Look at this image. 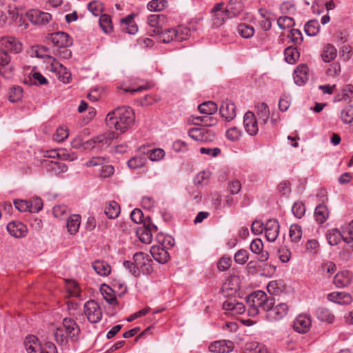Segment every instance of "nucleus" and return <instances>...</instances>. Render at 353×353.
<instances>
[{"label": "nucleus", "mask_w": 353, "mask_h": 353, "mask_svg": "<svg viewBox=\"0 0 353 353\" xmlns=\"http://www.w3.org/2000/svg\"><path fill=\"white\" fill-rule=\"evenodd\" d=\"M29 78L31 82L35 85H44L48 83L47 79L39 72H31Z\"/></svg>", "instance_id": "69168bd1"}, {"label": "nucleus", "mask_w": 353, "mask_h": 353, "mask_svg": "<svg viewBox=\"0 0 353 353\" xmlns=\"http://www.w3.org/2000/svg\"><path fill=\"white\" fill-rule=\"evenodd\" d=\"M27 353H58L56 345L50 341H41L34 335H28L23 342Z\"/></svg>", "instance_id": "7ed1b4c3"}, {"label": "nucleus", "mask_w": 353, "mask_h": 353, "mask_svg": "<svg viewBox=\"0 0 353 353\" xmlns=\"http://www.w3.org/2000/svg\"><path fill=\"white\" fill-rule=\"evenodd\" d=\"M243 10V6L239 0H230L225 12L229 17H233L239 15Z\"/></svg>", "instance_id": "c9c22d12"}, {"label": "nucleus", "mask_w": 353, "mask_h": 353, "mask_svg": "<svg viewBox=\"0 0 353 353\" xmlns=\"http://www.w3.org/2000/svg\"><path fill=\"white\" fill-rule=\"evenodd\" d=\"M305 32L310 37L316 36L320 30V25L317 20L309 21L304 27Z\"/></svg>", "instance_id": "603ef678"}, {"label": "nucleus", "mask_w": 353, "mask_h": 353, "mask_svg": "<svg viewBox=\"0 0 353 353\" xmlns=\"http://www.w3.org/2000/svg\"><path fill=\"white\" fill-rule=\"evenodd\" d=\"M229 18L228 14L225 11H218L212 14V23L214 27H220L222 26L226 19Z\"/></svg>", "instance_id": "864d4df0"}, {"label": "nucleus", "mask_w": 353, "mask_h": 353, "mask_svg": "<svg viewBox=\"0 0 353 353\" xmlns=\"http://www.w3.org/2000/svg\"><path fill=\"white\" fill-rule=\"evenodd\" d=\"M105 213L110 219H115L120 214L119 205L116 201H110L105 208Z\"/></svg>", "instance_id": "de8ad7c7"}, {"label": "nucleus", "mask_w": 353, "mask_h": 353, "mask_svg": "<svg viewBox=\"0 0 353 353\" xmlns=\"http://www.w3.org/2000/svg\"><path fill=\"white\" fill-rule=\"evenodd\" d=\"M341 97L335 98V101L345 100L350 101L353 99V85H347L341 90Z\"/></svg>", "instance_id": "0e129e2a"}, {"label": "nucleus", "mask_w": 353, "mask_h": 353, "mask_svg": "<svg viewBox=\"0 0 353 353\" xmlns=\"http://www.w3.org/2000/svg\"><path fill=\"white\" fill-rule=\"evenodd\" d=\"M52 43L60 48H67L72 44V39L70 35L63 32H54L50 36Z\"/></svg>", "instance_id": "a211bd4d"}, {"label": "nucleus", "mask_w": 353, "mask_h": 353, "mask_svg": "<svg viewBox=\"0 0 353 353\" xmlns=\"http://www.w3.org/2000/svg\"><path fill=\"white\" fill-rule=\"evenodd\" d=\"M219 112L222 118L227 121H230L236 117V106L231 101H223L221 105Z\"/></svg>", "instance_id": "aec40b11"}, {"label": "nucleus", "mask_w": 353, "mask_h": 353, "mask_svg": "<svg viewBox=\"0 0 353 353\" xmlns=\"http://www.w3.org/2000/svg\"><path fill=\"white\" fill-rule=\"evenodd\" d=\"M170 250L152 245L150 248V253L153 259L159 263L164 264L168 262L170 259Z\"/></svg>", "instance_id": "b1692460"}, {"label": "nucleus", "mask_w": 353, "mask_h": 353, "mask_svg": "<svg viewBox=\"0 0 353 353\" xmlns=\"http://www.w3.org/2000/svg\"><path fill=\"white\" fill-rule=\"evenodd\" d=\"M352 279V274L350 271L343 270L338 272L333 280L334 285L339 288L348 285Z\"/></svg>", "instance_id": "a878e982"}, {"label": "nucleus", "mask_w": 353, "mask_h": 353, "mask_svg": "<svg viewBox=\"0 0 353 353\" xmlns=\"http://www.w3.org/2000/svg\"><path fill=\"white\" fill-rule=\"evenodd\" d=\"M99 26L105 33H110L112 31L113 27L112 25V21L110 15H101L99 18Z\"/></svg>", "instance_id": "6e6d98bb"}, {"label": "nucleus", "mask_w": 353, "mask_h": 353, "mask_svg": "<svg viewBox=\"0 0 353 353\" xmlns=\"http://www.w3.org/2000/svg\"><path fill=\"white\" fill-rule=\"evenodd\" d=\"M237 32L245 39L251 38L255 32L254 27L252 26L241 23L236 28Z\"/></svg>", "instance_id": "3c124183"}, {"label": "nucleus", "mask_w": 353, "mask_h": 353, "mask_svg": "<svg viewBox=\"0 0 353 353\" xmlns=\"http://www.w3.org/2000/svg\"><path fill=\"white\" fill-rule=\"evenodd\" d=\"M264 232L268 241H275L279 234V222L274 219H269L265 225Z\"/></svg>", "instance_id": "dca6fc26"}, {"label": "nucleus", "mask_w": 353, "mask_h": 353, "mask_svg": "<svg viewBox=\"0 0 353 353\" xmlns=\"http://www.w3.org/2000/svg\"><path fill=\"white\" fill-rule=\"evenodd\" d=\"M11 61L10 56L5 50H0V72L4 67H7L10 72L12 70V66L10 65Z\"/></svg>", "instance_id": "e2e57ef3"}, {"label": "nucleus", "mask_w": 353, "mask_h": 353, "mask_svg": "<svg viewBox=\"0 0 353 353\" xmlns=\"http://www.w3.org/2000/svg\"><path fill=\"white\" fill-rule=\"evenodd\" d=\"M245 351L250 353H267L265 346L257 341H248L243 345Z\"/></svg>", "instance_id": "72a5a7b5"}, {"label": "nucleus", "mask_w": 353, "mask_h": 353, "mask_svg": "<svg viewBox=\"0 0 353 353\" xmlns=\"http://www.w3.org/2000/svg\"><path fill=\"white\" fill-rule=\"evenodd\" d=\"M6 230L14 238L21 239L26 236L28 232L27 226L19 221H12L7 224Z\"/></svg>", "instance_id": "9b49d317"}, {"label": "nucleus", "mask_w": 353, "mask_h": 353, "mask_svg": "<svg viewBox=\"0 0 353 353\" xmlns=\"http://www.w3.org/2000/svg\"><path fill=\"white\" fill-rule=\"evenodd\" d=\"M121 29L128 34H135L138 27L134 21V16L128 15L121 20Z\"/></svg>", "instance_id": "bb28decb"}, {"label": "nucleus", "mask_w": 353, "mask_h": 353, "mask_svg": "<svg viewBox=\"0 0 353 353\" xmlns=\"http://www.w3.org/2000/svg\"><path fill=\"white\" fill-rule=\"evenodd\" d=\"M46 63L48 70L56 74L58 79L64 83H68L71 79L70 72L60 63L55 58L48 56Z\"/></svg>", "instance_id": "39448f33"}, {"label": "nucleus", "mask_w": 353, "mask_h": 353, "mask_svg": "<svg viewBox=\"0 0 353 353\" xmlns=\"http://www.w3.org/2000/svg\"><path fill=\"white\" fill-rule=\"evenodd\" d=\"M45 164L47 167L48 171L50 172L55 175H59L68 171V166L63 163L54 161L47 160L45 161Z\"/></svg>", "instance_id": "c85d7f7f"}, {"label": "nucleus", "mask_w": 353, "mask_h": 353, "mask_svg": "<svg viewBox=\"0 0 353 353\" xmlns=\"http://www.w3.org/2000/svg\"><path fill=\"white\" fill-rule=\"evenodd\" d=\"M246 301L249 316H256L259 314L260 310H262L265 312V319L270 322L281 321L289 311L288 303L276 302L273 297L268 296L261 290L250 294Z\"/></svg>", "instance_id": "f257e3e1"}, {"label": "nucleus", "mask_w": 353, "mask_h": 353, "mask_svg": "<svg viewBox=\"0 0 353 353\" xmlns=\"http://www.w3.org/2000/svg\"><path fill=\"white\" fill-rule=\"evenodd\" d=\"M188 136L198 142H211L215 139L214 133L205 128H193L188 130Z\"/></svg>", "instance_id": "6e6552de"}, {"label": "nucleus", "mask_w": 353, "mask_h": 353, "mask_svg": "<svg viewBox=\"0 0 353 353\" xmlns=\"http://www.w3.org/2000/svg\"><path fill=\"white\" fill-rule=\"evenodd\" d=\"M243 124V128L248 135L254 137L259 133V122L254 112L248 111L244 114Z\"/></svg>", "instance_id": "9d476101"}, {"label": "nucleus", "mask_w": 353, "mask_h": 353, "mask_svg": "<svg viewBox=\"0 0 353 353\" xmlns=\"http://www.w3.org/2000/svg\"><path fill=\"white\" fill-rule=\"evenodd\" d=\"M174 32L175 41L180 42L186 40L188 38L190 30L188 28L181 26H178L176 28H174Z\"/></svg>", "instance_id": "4d7b16f0"}, {"label": "nucleus", "mask_w": 353, "mask_h": 353, "mask_svg": "<svg viewBox=\"0 0 353 353\" xmlns=\"http://www.w3.org/2000/svg\"><path fill=\"white\" fill-rule=\"evenodd\" d=\"M65 288L70 296L77 297L80 296V288L75 281H65Z\"/></svg>", "instance_id": "052dcab7"}, {"label": "nucleus", "mask_w": 353, "mask_h": 353, "mask_svg": "<svg viewBox=\"0 0 353 353\" xmlns=\"http://www.w3.org/2000/svg\"><path fill=\"white\" fill-rule=\"evenodd\" d=\"M208 349L212 353H230L234 349V343L228 340L216 341L209 345Z\"/></svg>", "instance_id": "4468645a"}, {"label": "nucleus", "mask_w": 353, "mask_h": 353, "mask_svg": "<svg viewBox=\"0 0 353 353\" xmlns=\"http://www.w3.org/2000/svg\"><path fill=\"white\" fill-rule=\"evenodd\" d=\"M81 224V216L78 214L71 215L67 221L68 231L70 234H75L79 229Z\"/></svg>", "instance_id": "f704fd0d"}, {"label": "nucleus", "mask_w": 353, "mask_h": 353, "mask_svg": "<svg viewBox=\"0 0 353 353\" xmlns=\"http://www.w3.org/2000/svg\"><path fill=\"white\" fill-rule=\"evenodd\" d=\"M238 288L239 287L236 282V279L232 278L227 279L222 285V291L225 296L232 295L238 290Z\"/></svg>", "instance_id": "a18cd8bd"}, {"label": "nucleus", "mask_w": 353, "mask_h": 353, "mask_svg": "<svg viewBox=\"0 0 353 353\" xmlns=\"http://www.w3.org/2000/svg\"><path fill=\"white\" fill-rule=\"evenodd\" d=\"M23 96V89L20 86H13L10 88L8 92V98L11 103L21 101Z\"/></svg>", "instance_id": "a19ab883"}, {"label": "nucleus", "mask_w": 353, "mask_h": 353, "mask_svg": "<svg viewBox=\"0 0 353 353\" xmlns=\"http://www.w3.org/2000/svg\"><path fill=\"white\" fill-rule=\"evenodd\" d=\"M317 318L323 322H326L328 323H332L335 320L334 315L332 313V312L324 307H319L316 311Z\"/></svg>", "instance_id": "4c0bfd02"}, {"label": "nucleus", "mask_w": 353, "mask_h": 353, "mask_svg": "<svg viewBox=\"0 0 353 353\" xmlns=\"http://www.w3.org/2000/svg\"><path fill=\"white\" fill-rule=\"evenodd\" d=\"M292 212L294 216L298 219H301L303 216L305 212L304 204L301 201L295 202L292 208Z\"/></svg>", "instance_id": "774afa93"}, {"label": "nucleus", "mask_w": 353, "mask_h": 353, "mask_svg": "<svg viewBox=\"0 0 353 353\" xmlns=\"http://www.w3.org/2000/svg\"><path fill=\"white\" fill-rule=\"evenodd\" d=\"M118 138L119 133L113 131H108L87 141V144L91 145L92 148H101L103 147H108L112 143V141L117 139Z\"/></svg>", "instance_id": "423d86ee"}, {"label": "nucleus", "mask_w": 353, "mask_h": 353, "mask_svg": "<svg viewBox=\"0 0 353 353\" xmlns=\"http://www.w3.org/2000/svg\"><path fill=\"white\" fill-rule=\"evenodd\" d=\"M54 335L57 342L62 345H65L68 343V339H70L69 335L67 334V332H65L63 326L57 328Z\"/></svg>", "instance_id": "bf43d9fd"}, {"label": "nucleus", "mask_w": 353, "mask_h": 353, "mask_svg": "<svg viewBox=\"0 0 353 353\" xmlns=\"http://www.w3.org/2000/svg\"><path fill=\"white\" fill-rule=\"evenodd\" d=\"M327 299L341 305H347L352 302V296L345 292H332L327 294Z\"/></svg>", "instance_id": "f3484780"}, {"label": "nucleus", "mask_w": 353, "mask_h": 353, "mask_svg": "<svg viewBox=\"0 0 353 353\" xmlns=\"http://www.w3.org/2000/svg\"><path fill=\"white\" fill-rule=\"evenodd\" d=\"M285 60L290 64H294L300 57L296 48L288 47L284 51Z\"/></svg>", "instance_id": "49530a36"}, {"label": "nucleus", "mask_w": 353, "mask_h": 353, "mask_svg": "<svg viewBox=\"0 0 353 353\" xmlns=\"http://www.w3.org/2000/svg\"><path fill=\"white\" fill-rule=\"evenodd\" d=\"M134 261V270L133 275L138 276L141 272L143 274H149L153 271L152 261L148 254L137 252L133 256Z\"/></svg>", "instance_id": "20e7f679"}, {"label": "nucleus", "mask_w": 353, "mask_h": 353, "mask_svg": "<svg viewBox=\"0 0 353 353\" xmlns=\"http://www.w3.org/2000/svg\"><path fill=\"white\" fill-rule=\"evenodd\" d=\"M250 250L259 255L261 261H265L269 257L268 252L263 250V243L261 239L256 238L252 241L250 245Z\"/></svg>", "instance_id": "412c9836"}, {"label": "nucleus", "mask_w": 353, "mask_h": 353, "mask_svg": "<svg viewBox=\"0 0 353 353\" xmlns=\"http://www.w3.org/2000/svg\"><path fill=\"white\" fill-rule=\"evenodd\" d=\"M0 47L14 53H19L23 50L22 43L15 37L10 36L0 38Z\"/></svg>", "instance_id": "f8f14e48"}, {"label": "nucleus", "mask_w": 353, "mask_h": 353, "mask_svg": "<svg viewBox=\"0 0 353 353\" xmlns=\"http://www.w3.org/2000/svg\"><path fill=\"white\" fill-rule=\"evenodd\" d=\"M188 123L195 125L214 126L217 123V119L213 116L207 114L192 115L188 119Z\"/></svg>", "instance_id": "6ab92c4d"}, {"label": "nucleus", "mask_w": 353, "mask_h": 353, "mask_svg": "<svg viewBox=\"0 0 353 353\" xmlns=\"http://www.w3.org/2000/svg\"><path fill=\"white\" fill-rule=\"evenodd\" d=\"M337 55L336 48L331 44H327L321 54L322 59L325 62H330L334 60Z\"/></svg>", "instance_id": "09e8293b"}, {"label": "nucleus", "mask_w": 353, "mask_h": 353, "mask_svg": "<svg viewBox=\"0 0 353 353\" xmlns=\"http://www.w3.org/2000/svg\"><path fill=\"white\" fill-rule=\"evenodd\" d=\"M256 114L261 123L266 125L269 121L270 112L267 103H260L256 106Z\"/></svg>", "instance_id": "2f4dec72"}, {"label": "nucleus", "mask_w": 353, "mask_h": 353, "mask_svg": "<svg viewBox=\"0 0 353 353\" xmlns=\"http://www.w3.org/2000/svg\"><path fill=\"white\" fill-rule=\"evenodd\" d=\"M340 118L345 124H350L353 122V105H348L341 110Z\"/></svg>", "instance_id": "8fccbe9b"}, {"label": "nucleus", "mask_w": 353, "mask_h": 353, "mask_svg": "<svg viewBox=\"0 0 353 353\" xmlns=\"http://www.w3.org/2000/svg\"><path fill=\"white\" fill-rule=\"evenodd\" d=\"M62 326L72 341H76L79 339L80 329L75 321L70 318H65Z\"/></svg>", "instance_id": "2eb2a0df"}, {"label": "nucleus", "mask_w": 353, "mask_h": 353, "mask_svg": "<svg viewBox=\"0 0 353 353\" xmlns=\"http://www.w3.org/2000/svg\"><path fill=\"white\" fill-rule=\"evenodd\" d=\"M277 24L281 29L285 30L292 27L294 25V22L292 17L284 16L280 17L277 19Z\"/></svg>", "instance_id": "338daca9"}, {"label": "nucleus", "mask_w": 353, "mask_h": 353, "mask_svg": "<svg viewBox=\"0 0 353 353\" xmlns=\"http://www.w3.org/2000/svg\"><path fill=\"white\" fill-rule=\"evenodd\" d=\"M157 243L154 246H158L165 250H170L174 245V239L169 235L159 233L157 236Z\"/></svg>", "instance_id": "7c9ffc66"}, {"label": "nucleus", "mask_w": 353, "mask_h": 353, "mask_svg": "<svg viewBox=\"0 0 353 353\" xmlns=\"http://www.w3.org/2000/svg\"><path fill=\"white\" fill-rule=\"evenodd\" d=\"M198 110L202 114L212 116L214 113L216 112L218 106L216 103L213 101H207L200 104L198 106Z\"/></svg>", "instance_id": "ea45409f"}, {"label": "nucleus", "mask_w": 353, "mask_h": 353, "mask_svg": "<svg viewBox=\"0 0 353 353\" xmlns=\"http://www.w3.org/2000/svg\"><path fill=\"white\" fill-rule=\"evenodd\" d=\"M165 16L163 14H150L148 18V23L152 27L154 28L153 30L154 34H160L162 30V24L164 23Z\"/></svg>", "instance_id": "cd10ccee"}, {"label": "nucleus", "mask_w": 353, "mask_h": 353, "mask_svg": "<svg viewBox=\"0 0 353 353\" xmlns=\"http://www.w3.org/2000/svg\"><path fill=\"white\" fill-rule=\"evenodd\" d=\"M165 155V152L162 148L152 149L148 152V157L152 161H159L162 160Z\"/></svg>", "instance_id": "680f3d73"}, {"label": "nucleus", "mask_w": 353, "mask_h": 353, "mask_svg": "<svg viewBox=\"0 0 353 353\" xmlns=\"http://www.w3.org/2000/svg\"><path fill=\"white\" fill-rule=\"evenodd\" d=\"M92 267L96 273L101 276H107L111 272L110 265L102 260H96L92 263Z\"/></svg>", "instance_id": "c756f323"}, {"label": "nucleus", "mask_w": 353, "mask_h": 353, "mask_svg": "<svg viewBox=\"0 0 353 353\" xmlns=\"http://www.w3.org/2000/svg\"><path fill=\"white\" fill-rule=\"evenodd\" d=\"M289 236L292 243H299L303 236V230L301 225L298 224H292L289 229Z\"/></svg>", "instance_id": "79ce46f5"}, {"label": "nucleus", "mask_w": 353, "mask_h": 353, "mask_svg": "<svg viewBox=\"0 0 353 353\" xmlns=\"http://www.w3.org/2000/svg\"><path fill=\"white\" fill-rule=\"evenodd\" d=\"M84 312L88 320L96 323L102 318V311L99 304L94 300L87 301L84 305Z\"/></svg>", "instance_id": "0eeeda50"}, {"label": "nucleus", "mask_w": 353, "mask_h": 353, "mask_svg": "<svg viewBox=\"0 0 353 353\" xmlns=\"http://www.w3.org/2000/svg\"><path fill=\"white\" fill-rule=\"evenodd\" d=\"M157 229L154 225L141 227L137 230V234L141 242L149 244L152 241V232H156Z\"/></svg>", "instance_id": "393cba45"}, {"label": "nucleus", "mask_w": 353, "mask_h": 353, "mask_svg": "<svg viewBox=\"0 0 353 353\" xmlns=\"http://www.w3.org/2000/svg\"><path fill=\"white\" fill-rule=\"evenodd\" d=\"M309 77L308 68L305 65H300L294 72L293 79L294 83L301 86L305 83Z\"/></svg>", "instance_id": "5701e85b"}, {"label": "nucleus", "mask_w": 353, "mask_h": 353, "mask_svg": "<svg viewBox=\"0 0 353 353\" xmlns=\"http://www.w3.org/2000/svg\"><path fill=\"white\" fill-rule=\"evenodd\" d=\"M343 241L347 244V248L342 252H339L341 258L347 259L350 257L351 252L353 251V236L343 237Z\"/></svg>", "instance_id": "13d9d810"}, {"label": "nucleus", "mask_w": 353, "mask_h": 353, "mask_svg": "<svg viewBox=\"0 0 353 353\" xmlns=\"http://www.w3.org/2000/svg\"><path fill=\"white\" fill-rule=\"evenodd\" d=\"M147 162L145 155H137L130 159L128 162V166L130 169L135 170L143 167Z\"/></svg>", "instance_id": "37998d69"}, {"label": "nucleus", "mask_w": 353, "mask_h": 353, "mask_svg": "<svg viewBox=\"0 0 353 353\" xmlns=\"http://www.w3.org/2000/svg\"><path fill=\"white\" fill-rule=\"evenodd\" d=\"M326 239L330 245H336L343 239V235L338 229L333 228L327 231Z\"/></svg>", "instance_id": "58836bf2"}, {"label": "nucleus", "mask_w": 353, "mask_h": 353, "mask_svg": "<svg viewBox=\"0 0 353 353\" xmlns=\"http://www.w3.org/2000/svg\"><path fill=\"white\" fill-rule=\"evenodd\" d=\"M135 121L134 112L130 107H119L108 113L105 117L106 125L114 128L119 134L130 130Z\"/></svg>", "instance_id": "f03ea898"}, {"label": "nucleus", "mask_w": 353, "mask_h": 353, "mask_svg": "<svg viewBox=\"0 0 353 353\" xmlns=\"http://www.w3.org/2000/svg\"><path fill=\"white\" fill-rule=\"evenodd\" d=\"M329 214L327 207L323 204L319 205L315 208L314 216L319 223H325L329 217Z\"/></svg>", "instance_id": "e433bc0d"}, {"label": "nucleus", "mask_w": 353, "mask_h": 353, "mask_svg": "<svg viewBox=\"0 0 353 353\" xmlns=\"http://www.w3.org/2000/svg\"><path fill=\"white\" fill-rule=\"evenodd\" d=\"M27 17L32 23L36 25H46L52 19L50 13L41 12L39 10H31L27 12Z\"/></svg>", "instance_id": "ddd939ff"}, {"label": "nucleus", "mask_w": 353, "mask_h": 353, "mask_svg": "<svg viewBox=\"0 0 353 353\" xmlns=\"http://www.w3.org/2000/svg\"><path fill=\"white\" fill-rule=\"evenodd\" d=\"M223 309L230 312L231 314H241L245 311V306L243 303L233 299H228L223 303Z\"/></svg>", "instance_id": "4be33fe9"}, {"label": "nucleus", "mask_w": 353, "mask_h": 353, "mask_svg": "<svg viewBox=\"0 0 353 353\" xmlns=\"http://www.w3.org/2000/svg\"><path fill=\"white\" fill-rule=\"evenodd\" d=\"M243 136V131L241 128L234 126L228 128L225 132V137L232 142L239 141Z\"/></svg>", "instance_id": "c03bdc74"}, {"label": "nucleus", "mask_w": 353, "mask_h": 353, "mask_svg": "<svg viewBox=\"0 0 353 353\" xmlns=\"http://www.w3.org/2000/svg\"><path fill=\"white\" fill-rule=\"evenodd\" d=\"M312 317L309 314L301 313L293 321V329L299 334L308 332L312 327Z\"/></svg>", "instance_id": "1a4fd4ad"}, {"label": "nucleus", "mask_w": 353, "mask_h": 353, "mask_svg": "<svg viewBox=\"0 0 353 353\" xmlns=\"http://www.w3.org/2000/svg\"><path fill=\"white\" fill-rule=\"evenodd\" d=\"M168 6L166 0H151L147 5L148 9L150 12H161Z\"/></svg>", "instance_id": "5fc2aeb1"}, {"label": "nucleus", "mask_w": 353, "mask_h": 353, "mask_svg": "<svg viewBox=\"0 0 353 353\" xmlns=\"http://www.w3.org/2000/svg\"><path fill=\"white\" fill-rule=\"evenodd\" d=\"M100 292L107 303L111 305L117 303V299L114 290L106 284H102L100 288Z\"/></svg>", "instance_id": "473e14b6"}]
</instances>
